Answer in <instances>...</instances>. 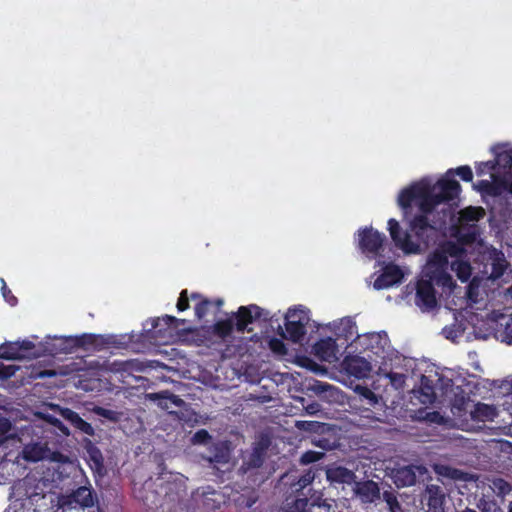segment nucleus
Instances as JSON below:
<instances>
[{
    "label": "nucleus",
    "instance_id": "423d86ee",
    "mask_svg": "<svg viewBox=\"0 0 512 512\" xmlns=\"http://www.w3.org/2000/svg\"><path fill=\"white\" fill-rule=\"evenodd\" d=\"M235 318V329L239 333H244L247 330V326L252 324L256 320L263 319L268 320L269 312L256 304H250L247 306H240L233 314Z\"/></svg>",
    "mask_w": 512,
    "mask_h": 512
},
{
    "label": "nucleus",
    "instance_id": "1a4fd4ad",
    "mask_svg": "<svg viewBox=\"0 0 512 512\" xmlns=\"http://www.w3.org/2000/svg\"><path fill=\"white\" fill-rule=\"evenodd\" d=\"M185 320H181L171 315H164L163 317L154 318L151 320V329L148 332L151 334L150 337L162 342H166L163 339L168 335L171 336V329L178 328L179 324H183Z\"/></svg>",
    "mask_w": 512,
    "mask_h": 512
},
{
    "label": "nucleus",
    "instance_id": "b1692460",
    "mask_svg": "<svg viewBox=\"0 0 512 512\" xmlns=\"http://www.w3.org/2000/svg\"><path fill=\"white\" fill-rule=\"evenodd\" d=\"M423 183H415L403 189L398 196V204L403 209L411 207L412 203L423 196Z\"/></svg>",
    "mask_w": 512,
    "mask_h": 512
},
{
    "label": "nucleus",
    "instance_id": "9d476101",
    "mask_svg": "<svg viewBox=\"0 0 512 512\" xmlns=\"http://www.w3.org/2000/svg\"><path fill=\"white\" fill-rule=\"evenodd\" d=\"M431 190L435 191L436 197L441 203H446L458 198L461 192V185L450 176L439 179Z\"/></svg>",
    "mask_w": 512,
    "mask_h": 512
},
{
    "label": "nucleus",
    "instance_id": "69168bd1",
    "mask_svg": "<svg viewBox=\"0 0 512 512\" xmlns=\"http://www.w3.org/2000/svg\"><path fill=\"white\" fill-rule=\"evenodd\" d=\"M314 479V475L311 474V472L306 473L305 475H302L298 481V484L300 487L304 488L307 485L311 484Z\"/></svg>",
    "mask_w": 512,
    "mask_h": 512
},
{
    "label": "nucleus",
    "instance_id": "ddd939ff",
    "mask_svg": "<svg viewBox=\"0 0 512 512\" xmlns=\"http://www.w3.org/2000/svg\"><path fill=\"white\" fill-rule=\"evenodd\" d=\"M85 460L95 475L103 476L106 473L104 457L101 450L89 439L84 441Z\"/></svg>",
    "mask_w": 512,
    "mask_h": 512
},
{
    "label": "nucleus",
    "instance_id": "774afa93",
    "mask_svg": "<svg viewBox=\"0 0 512 512\" xmlns=\"http://www.w3.org/2000/svg\"><path fill=\"white\" fill-rule=\"evenodd\" d=\"M331 386L329 384H323V383H319L317 385V390L320 391V392H324L326 391L328 388H330Z\"/></svg>",
    "mask_w": 512,
    "mask_h": 512
},
{
    "label": "nucleus",
    "instance_id": "8fccbe9b",
    "mask_svg": "<svg viewBox=\"0 0 512 512\" xmlns=\"http://www.w3.org/2000/svg\"><path fill=\"white\" fill-rule=\"evenodd\" d=\"M324 455V452L308 450L301 455L300 463L303 465L312 464L321 460L324 457Z\"/></svg>",
    "mask_w": 512,
    "mask_h": 512
},
{
    "label": "nucleus",
    "instance_id": "a18cd8bd",
    "mask_svg": "<svg viewBox=\"0 0 512 512\" xmlns=\"http://www.w3.org/2000/svg\"><path fill=\"white\" fill-rule=\"evenodd\" d=\"M504 322L500 323V326L503 327V329L498 330V333L501 337V340L503 342H506L507 344H512V317L503 318Z\"/></svg>",
    "mask_w": 512,
    "mask_h": 512
},
{
    "label": "nucleus",
    "instance_id": "603ef678",
    "mask_svg": "<svg viewBox=\"0 0 512 512\" xmlns=\"http://www.w3.org/2000/svg\"><path fill=\"white\" fill-rule=\"evenodd\" d=\"M257 496L254 493L249 495H240L235 501L240 508H251L257 501Z\"/></svg>",
    "mask_w": 512,
    "mask_h": 512
},
{
    "label": "nucleus",
    "instance_id": "9b49d317",
    "mask_svg": "<svg viewBox=\"0 0 512 512\" xmlns=\"http://www.w3.org/2000/svg\"><path fill=\"white\" fill-rule=\"evenodd\" d=\"M23 458L27 461L38 462L45 459H56L58 452L52 451L48 446V442H33L24 446Z\"/></svg>",
    "mask_w": 512,
    "mask_h": 512
},
{
    "label": "nucleus",
    "instance_id": "393cba45",
    "mask_svg": "<svg viewBox=\"0 0 512 512\" xmlns=\"http://www.w3.org/2000/svg\"><path fill=\"white\" fill-rule=\"evenodd\" d=\"M487 486L490 490L487 493L492 494L493 497L497 496L501 499H504L512 492V483L498 476L488 477Z\"/></svg>",
    "mask_w": 512,
    "mask_h": 512
},
{
    "label": "nucleus",
    "instance_id": "e433bc0d",
    "mask_svg": "<svg viewBox=\"0 0 512 512\" xmlns=\"http://www.w3.org/2000/svg\"><path fill=\"white\" fill-rule=\"evenodd\" d=\"M477 507L480 512H503L495 497L489 493H482L478 500Z\"/></svg>",
    "mask_w": 512,
    "mask_h": 512
},
{
    "label": "nucleus",
    "instance_id": "20e7f679",
    "mask_svg": "<svg viewBox=\"0 0 512 512\" xmlns=\"http://www.w3.org/2000/svg\"><path fill=\"white\" fill-rule=\"evenodd\" d=\"M192 504L199 512H214L225 503V495L211 486L198 488L192 494Z\"/></svg>",
    "mask_w": 512,
    "mask_h": 512
},
{
    "label": "nucleus",
    "instance_id": "0e129e2a",
    "mask_svg": "<svg viewBox=\"0 0 512 512\" xmlns=\"http://www.w3.org/2000/svg\"><path fill=\"white\" fill-rule=\"evenodd\" d=\"M391 383L395 386H401L404 383L405 376L400 373L391 372L388 374Z\"/></svg>",
    "mask_w": 512,
    "mask_h": 512
},
{
    "label": "nucleus",
    "instance_id": "09e8293b",
    "mask_svg": "<svg viewBox=\"0 0 512 512\" xmlns=\"http://www.w3.org/2000/svg\"><path fill=\"white\" fill-rule=\"evenodd\" d=\"M506 268H507V262L503 258V255L501 254V257H497L496 259H494V261L492 263V272H491L492 278H494V279L500 278L504 274Z\"/></svg>",
    "mask_w": 512,
    "mask_h": 512
},
{
    "label": "nucleus",
    "instance_id": "c03bdc74",
    "mask_svg": "<svg viewBox=\"0 0 512 512\" xmlns=\"http://www.w3.org/2000/svg\"><path fill=\"white\" fill-rule=\"evenodd\" d=\"M446 174L450 177L456 174L465 182H471L473 179L472 169L468 165L459 166L456 169H449Z\"/></svg>",
    "mask_w": 512,
    "mask_h": 512
},
{
    "label": "nucleus",
    "instance_id": "4468645a",
    "mask_svg": "<svg viewBox=\"0 0 512 512\" xmlns=\"http://www.w3.org/2000/svg\"><path fill=\"white\" fill-rule=\"evenodd\" d=\"M354 492L363 504H371L380 499V489L373 480L360 481L355 483Z\"/></svg>",
    "mask_w": 512,
    "mask_h": 512
},
{
    "label": "nucleus",
    "instance_id": "0eeeda50",
    "mask_svg": "<svg viewBox=\"0 0 512 512\" xmlns=\"http://www.w3.org/2000/svg\"><path fill=\"white\" fill-rule=\"evenodd\" d=\"M384 240L385 235L373 228L365 227L359 231V248L365 254L377 255Z\"/></svg>",
    "mask_w": 512,
    "mask_h": 512
},
{
    "label": "nucleus",
    "instance_id": "c9c22d12",
    "mask_svg": "<svg viewBox=\"0 0 512 512\" xmlns=\"http://www.w3.org/2000/svg\"><path fill=\"white\" fill-rule=\"evenodd\" d=\"M471 416L474 420L477 421L484 422L487 420H493V418L496 416V410L491 405L478 403L475 406V409L471 412Z\"/></svg>",
    "mask_w": 512,
    "mask_h": 512
},
{
    "label": "nucleus",
    "instance_id": "4c0bfd02",
    "mask_svg": "<svg viewBox=\"0 0 512 512\" xmlns=\"http://www.w3.org/2000/svg\"><path fill=\"white\" fill-rule=\"evenodd\" d=\"M295 426L301 431L311 432L314 435L330 430L329 424L318 421H297Z\"/></svg>",
    "mask_w": 512,
    "mask_h": 512
},
{
    "label": "nucleus",
    "instance_id": "3c124183",
    "mask_svg": "<svg viewBox=\"0 0 512 512\" xmlns=\"http://www.w3.org/2000/svg\"><path fill=\"white\" fill-rule=\"evenodd\" d=\"M500 393L506 398L503 402V405L512 406V381L504 380L502 381L500 387Z\"/></svg>",
    "mask_w": 512,
    "mask_h": 512
},
{
    "label": "nucleus",
    "instance_id": "f257e3e1",
    "mask_svg": "<svg viewBox=\"0 0 512 512\" xmlns=\"http://www.w3.org/2000/svg\"><path fill=\"white\" fill-rule=\"evenodd\" d=\"M410 228L418 242L412 241L410 234L402 231L396 219L391 218L388 221L390 236L395 245L406 254H417L421 252L422 245L425 248L429 246L436 229L430 224L427 214L422 213L414 216L410 222Z\"/></svg>",
    "mask_w": 512,
    "mask_h": 512
},
{
    "label": "nucleus",
    "instance_id": "58836bf2",
    "mask_svg": "<svg viewBox=\"0 0 512 512\" xmlns=\"http://www.w3.org/2000/svg\"><path fill=\"white\" fill-rule=\"evenodd\" d=\"M474 187L487 195L490 196H497L500 194V187L499 184V178H494V182H491L489 180H480L477 182V184L474 185Z\"/></svg>",
    "mask_w": 512,
    "mask_h": 512
},
{
    "label": "nucleus",
    "instance_id": "de8ad7c7",
    "mask_svg": "<svg viewBox=\"0 0 512 512\" xmlns=\"http://www.w3.org/2000/svg\"><path fill=\"white\" fill-rule=\"evenodd\" d=\"M383 499L386 502L390 512H403L400 503L394 492L384 491Z\"/></svg>",
    "mask_w": 512,
    "mask_h": 512
},
{
    "label": "nucleus",
    "instance_id": "338daca9",
    "mask_svg": "<svg viewBox=\"0 0 512 512\" xmlns=\"http://www.w3.org/2000/svg\"><path fill=\"white\" fill-rule=\"evenodd\" d=\"M499 184L504 190L512 194V179L509 180L506 177L499 178Z\"/></svg>",
    "mask_w": 512,
    "mask_h": 512
},
{
    "label": "nucleus",
    "instance_id": "ea45409f",
    "mask_svg": "<svg viewBox=\"0 0 512 512\" xmlns=\"http://www.w3.org/2000/svg\"><path fill=\"white\" fill-rule=\"evenodd\" d=\"M428 263L430 267H434V269H447L449 260L444 251L438 245L435 251L431 254Z\"/></svg>",
    "mask_w": 512,
    "mask_h": 512
},
{
    "label": "nucleus",
    "instance_id": "37998d69",
    "mask_svg": "<svg viewBox=\"0 0 512 512\" xmlns=\"http://www.w3.org/2000/svg\"><path fill=\"white\" fill-rule=\"evenodd\" d=\"M93 412L100 416V417H103L111 422H118L120 419H121V416H122V413L121 412H118V411H115V410H111V409H107V408H104V407H100V406H96L93 408Z\"/></svg>",
    "mask_w": 512,
    "mask_h": 512
},
{
    "label": "nucleus",
    "instance_id": "e2e57ef3",
    "mask_svg": "<svg viewBox=\"0 0 512 512\" xmlns=\"http://www.w3.org/2000/svg\"><path fill=\"white\" fill-rule=\"evenodd\" d=\"M17 343L20 346L19 347L20 353H23V354H25V353L30 354V351L35 348V344L29 340L17 341Z\"/></svg>",
    "mask_w": 512,
    "mask_h": 512
},
{
    "label": "nucleus",
    "instance_id": "dca6fc26",
    "mask_svg": "<svg viewBox=\"0 0 512 512\" xmlns=\"http://www.w3.org/2000/svg\"><path fill=\"white\" fill-rule=\"evenodd\" d=\"M344 366L348 374L358 379L368 377L371 371L370 362L360 356L346 357Z\"/></svg>",
    "mask_w": 512,
    "mask_h": 512
},
{
    "label": "nucleus",
    "instance_id": "72a5a7b5",
    "mask_svg": "<svg viewBox=\"0 0 512 512\" xmlns=\"http://www.w3.org/2000/svg\"><path fill=\"white\" fill-rule=\"evenodd\" d=\"M277 512H309V499L306 497L295 498L291 501L287 499Z\"/></svg>",
    "mask_w": 512,
    "mask_h": 512
},
{
    "label": "nucleus",
    "instance_id": "052dcab7",
    "mask_svg": "<svg viewBox=\"0 0 512 512\" xmlns=\"http://www.w3.org/2000/svg\"><path fill=\"white\" fill-rule=\"evenodd\" d=\"M2 295L6 302H8L11 306L17 304V298L12 294L11 290L7 287L5 281L2 279Z\"/></svg>",
    "mask_w": 512,
    "mask_h": 512
},
{
    "label": "nucleus",
    "instance_id": "c85d7f7f",
    "mask_svg": "<svg viewBox=\"0 0 512 512\" xmlns=\"http://www.w3.org/2000/svg\"><path fill=\"white\" fill-rule=\"evenodd\" d=\"M485 216V210L480 206H468L459 212V223L478 222Z\"/></svg>",
    "mask_w": 512,
    "mask_h": 512
},
{
    "label": "nucleus",
    "instance_id": "680f3d73",
    "mask_svg": "<svg viewBox=\"0 0 512 512\" xmlns=\"http://www.w3.org/2000/svg\"><path fill=\"white\" fill-rule=\"evenodd\" d=\"M16 369L11 365L0 364V380H7L12 377Z\"/></svg>",
    "mask_w": 512,
    "mask_h": 512
},
{
    "label": "nucleus",
    "instance_id": "f704fd0d",
    "mask_svg": "<svg viewBox=\"0 0 512 512\" xmlns=\"http://www.w3.org/2000/svg\"><path fill=\"white\" fill-rule=\"evenodd\" d=\"M19 344L15 342H6L0 346V357L5 360H18L24 358L26 355L20 353Z\"/></svg>",
    "mask_w": 512,
    "mask_h": 512
},
{
    "label": "nucleus",
    "instance_id": "2f4dec72",
    "mask_svg": "<svg viewBox=\"0 0 512 512\" xmlns=\"http://www.w3.org/2000/svg\"><path fill=\"white\" fill-rule=\"evenodd\" d=\"M311 443L326 451L332 450L336 447V439L334 438L331 429L328 432H322L318 433L317 435H313Z\"/></svg>",
    "mask_w": 512,
    "mask_h": 512
},
{
    "label": "nucleus",
    "instance_id": "2eb2a0df",
    "mask_svg": "<svg viewBox=\"0 0 512 512\" xmlns=\"http://www.w3.org/2000/svg\"><path fill=\"white\" fill-rule=\"evenodd\" d=\"M191 299L197 300L194 310H195V315L198 319H203L205 316H207L212 307L215 308L214 313L216 314L218 311H220L221 307L224 304V301L222 298L210 300L199 293H192Z\"/></svg>",
    "mask_w": 512,
    "mask_h": 512
},
{
    "label": "nucleus",
    "instance_id": "f03ea898",
    "mask_svg": "<svg viewBox=\"0 0 512 512\" xmlns=\"http://www.w3.org/2000/svg\"><path fill=\"white\" fill-rule=\"evenodd\" d=\"M61 506L68 509H86L93 507L98 502L97 493L87 481L73 489L70 493L62 496Z\"/></svg>",
    "mask_w": 512,
    "mask_h": 512
},
{
    "label": "nucleus",
    "instance_id": "bf43d9fd",
    "mask_svg": "<svg viewBox=\"0 0 512 512\" xmlns=\"http://www.w3.org/2000/svg\"><path fill=\"white\" fill-rule=\"evenodd\" d=\"M48 421L57 430H59V432H61V434L65 435V436H69L70 435V431H69L68 427L61 420H59L58 418L53 417V416H49L48 417Z\"/></svg>",
    "mask_w": 512,
    "mask_h": 512
},
{
    "label": "nucleus",
    "instance_id": "13d9d810",
    "mask_svg": "<svg viewBox=\"0 0 512 512\" xmlns=\"http://www.w3.org/2000/svg\"><path fill=\"white\" fill-rule=\"evenodd\" d=\"M211 439L210 434L205 429H200L195 432L192 437V441L195 444H205Z\"/></svg>",
    "mask_w": 512,
    "mask_h": 512
},
{
    "label": "nucleus",
    "instance_id": "6e6552de",
    "mask_svg": "<svg viewBox=\"0 0 512 512\" xmlns=\"http://www.w3.org/2000/svg\"><path fill=\"white\" fill-rule=\"evenodd\" d=\"M415 303L422 310H432L437 306L436 291L429 279H420L416 284Z\"/></svg>",
    "mask_w": 512,
    "mask_h": 512
},
{
    "label": "nucleus",
    "instance_id": "412c9836",
    "mask_svg": "<svg viewBox=\"0 0 512 512\" xmlns=\"http://www.w3.org/2000/svg\"><path fill=\"white\" fill-rule=\"evenodd\" d=\"M327 480L331 483L351 484L355 482V473L344 466H333L326 470Z\"/></svg>",
    "mask_w": 512,
    "mask_h": 512
},
{
    "label": "nucleus",
    "instance_id": "4d7b16f0",
    "mask_svg": "<svg viewBox=\"0 0 512 512\" xmlns=\"http://www.w3.org/2000/svg\"><path fill=\"white\" fill-rule=\"evenodd\" d=\"M270 349L277 354L285 355L287 353V347L281 339L272 338L269 341Z\"/></svg>",
    "mask_w": 512,
    "mask_h": 512
},
{
    "label": "nucleus",
    "instance_id": "473e14b6",
    "mask_svg": "<svg viewBox=\"0 0 512 512\" xmlns=\"http://www.w3.org/2000/svg\"><path fill=\"white\" fill-rule=\"evenodd\" d=\"M451 269L456 273L457 278L461 282L468 281L472 272L471 265L465 258L453 260L451 262Z\"/></svg>",
    "mask_w": 512,
    "mask_h": 512
},
{
    "label": "nucleus",
    "instance_id": "5701e85b",
    "mask_svg": "<svg viewBox=\"0 0 512 512\" xmlns=\"http://www.w3.org/2000/svg\"><path fill=\"white\" fill-rule=\"evenodd\" d=\"M419 467L414 465L403 466L395 470L394 472V483L398 487L412 486L417 481L416 470Z\"/></svg>",
    "mask_w": 512,
    "mask_h": 512
},
{
    "label": "nucleus",
    "instance_id": "a211bd4d",
    "mask_svg": "<svg viewBox=\"0 0 512 512\" xmlns=\"http://www.w3.org/2000/svg\"><path fill=\"white\" fill-rule=\"evenodd\" d=\"M265 447L260 444L253 447L252 451L243 458L242 465L239 468V472L246 474L253 469L260 468L265 460Z\"/></svg>",
    "mask_w": 512,
    "mask_h": 512
},
{
    "label": "nucleus",
    "instance_id": "f3484780",
    "mask_svg": "<svg viewBox=\"0 0 512 512\" xmlns=\"http://www.w3.org/2000/svg\"><path fill=\"white\" fill-rule=\"evenodd\" d=\"M453 236L456 237L458 242L463 246L472 245L480 236V228L475 223H459V226L456 227L453 232Z\"/></svg>",
    "mask_w": 512,
    "mask_h": 512
},
{
    "label": "nucleus",
    "instance_id": "6e6d98bb",
    "mask_svg": "<svg viewBox=\"0 0 512 512\" xmlns=\"http://www.w3.org/2000/svg\"><path fill=\"white\" fill-rule=\"evenodd\" d=\"M189 299H191V296L189 297L187 289H184L180 292L176 308L179 312H183L187 310L189 306Z\"/></svg>",
    "mask_w": 512,
    "mask_h": 512
},
{
    "label": "nucleus",
    "instance_id": "79ce46f5",
    "mask_svg": "<svg viewBox=\"0 0 512 512\" xmlns=\"http://www.w3.org/2000/svg\"><path fill=\"white\" fill-rule=\"evenodd\" d=\"M498 165L509 173H512V148L496 153Z\"/></svg>",
    "mask_w": 512,
    "mask_h": 512
},
{
    "label": "nucleus",
    "instance_id": "f8f14e48",
    "mask_svg": "<svg viewBox=\"0 0 512 512\" xmlns=\"http://www.w3.org/2000/svg\"><path fill=\"white\" fill-rule=\"evenodd\" d=\"M404 274L399 266L394 263L387 264L382 273L374 281V288L382 290L402 282Z\"/></svg>",
    "mask_w": 512,
    "mask_h": 512
},
{
    "label": "nucleus",
    "instance_id": "7c9ffc66",
    "mask_svg": "<svg viewBox=\"0 0 512 512\" xmlns=\"http://www.w3.org/2000/svg\"><path fill=\"white\" fill-rule=\"evenodd\" d=\"M429 280L443 288L452 289L455 286L452 276L447 272V269H434L431 271Z\"/></svg>",
    "mask_w": 512,
    "mask_h": 512
},
{
    "label": "nucleus",
    "instance_id": "39448f33",
    "mask_svg": "<svg viewBox=\"0 0 512 512\" xmlns=\"http://www.w3.org/2000/svg\"><path fill=\"white\" fill-rule=\"evenodd\" d=\"M65 342L71 349L83 348L85 350H89L92 348L93 350L96 351H100L109 346L118 345V342L114 336H105L90 333H84L79 336H69L66 338Z\"/></svg>",
    "mask_w": 512,
    "mask_h": 512
},
{
    "label": "nucleus",
    "instance_id": "4be33fe9",
    "mask_svg": "<svg viewBox=\"0 0 512 512\" xmlns=\"http://www.w3.org/2000/svg\"><path fill=\"white\" fill-rule=\"evenodd\" d=\"M61 415L79 432L86 434L88 436H94L95 431L92 425L85 421L84 419H82L77 412L69 408H64L61 411Z\"/></svg>",
    "mask_w": 512,
    "mask_h": 512
},
{
    "label": "nucleus",
    "instance_id": "aec40b11",
    "mask_svg": "<svg viewBox=\"0 0 512 512\" xmlns=\"http://www.w3.org/2000/svg\"><path fill=\"white\" fill-rule=\"evenodd\" d=\"M425 498L431 512L444 511L445 494L440 486L428 485L425 490Z\"/></svg>",
    "mask_w": 512,
    "mask_h": 512
},
{
    "label": "nucleus",
    "instance_id": "6ab92c4d",
    "mask_svg": "<svg viewBox=\"0 0 512 512\" xmlns=\"http://www.w3.org/2000/svg\"><path fill=\"white\" fill-rule=\"evenodd\" d=\"M313 350L315 355L322 361H331L336 357L338 346L336 340L331 337H326L317 341Z\"/></svg>",
    "mask_w": 512,
    "mask_h": 512
},
{
    "label": "nucleus",
    "instance_id": "c756f323",
    "mask_svg": "<svg viewBox=\"0 0 512 512\" xmlns=\"http://www.w3.org/2000/svg\"><path fill=\"white\" fill-rule=\"evenodd\" d=\"M421 402L424 404H433L436 400L435 388L432 381L427 376H422L420 381Z\"/></svg>",
    "mask_w": 512,
    "mask_h": 512
},
{
    "label": "nucleus",
    "instance_id": "a878e982",
    "mask_svg": "<svg viewBox=\"0 0 512 512\" xmlns=\"http://www.w3.org/2000/svg\"><path fill=\"white\" fill-rule=\"evenodd\" d=\"M423 196H419L418 207L422 214H430L441 201L436 197L435 191L431 190V187L424 184Z\"/></svg>",
    "mask_w": 512,
    "mask_h": 512
},
{
    "label": "nucleus",
    "instance_id": "bb28decb",
    "mask_svg": "<svg viewBox=\"0 0 512 512\" xmlns=\"http://www.w3.org/2000/svg\"><path fill=\"white\" fill-rule=\"evenodd\" d=\"M439 246L444 251L448 259L453 258L454 260H458L460 258H465L467 255L465 247L458 241L454 242L451 240H446L441 242Z\"/></svg>",
    "mask_w": 512,
    "mask_h": 512
},
{
    "label": "nucleus",
    "instance_id": "5fc2aeb1",
    "mask_svg": "<svg viewBox=\"0 0 512 512\" xmlns=\"http://www.w3.org/2000/svg\"><path fill=\"white\" fill-rule=\"evenodd\" d=\"M12 430V423L5 417H0V444L9 438L10 431Z\"/></svg>",
    "mask_w": 512,
    "mask_h": 512
},
{
    "label": "nucleus",
    "instance_id": "49530a36",
    "mask_svg": "<svg viewBox=\"0 0 512 512\" xmlns=\"http://www.w3.org/2000/svg\"><path fill=\"white\" fill-rule=\"evenodd\" d=\"M149 399L155 401V400H170L175 406L180 407L184 402L182 399H180L178 396L170 393L169 391H162L158 393H150L148 394Z\"/></svg>",
    "mask_w": 512,
    "mask_h": 512
},
{
    "label": "nucleus",
    "instance_id": "a19ab883",
    "mask_svg": "<svg viewBox=\"0 0 512 512\" xmlns=\"http://www.w3.org/2000/svg\"><path fill=\"white\" fill-rule=\"evenodd\" d=\"M230 460V452L227 447L216 446L213 454L209 457V462L217 464H226Z\"/></svg>",
    "mask_w": 512,
    "mask_h": 512
},
{
    "label": "nucleus",
    "instance_id": "864d4df0",
    "mask_svg": "<svg viewBox=\"0 0 512 512\" xmlns=\"http://www.w3.org/2000/svg\"><path fill=\"white\" fill-rule=\"evenodd\" d=\"M498 166L497 158L486 162H481L476 166V173L481 176L487 172L494 171Z\"/></svg>",
    "mask_w": 512,
    "mask_h": 512
},
{
    "label": "nucleus",
    "instance_id": "7ed1b4c3",
    "mask_svg": "<svg viewBox=\"0 0 512 512\" xmlns=\"http://www.w3.org/2000/svg\"><path fill=\"white\" fill-rule=\"evenodd\" d=\"M309 322L307 311L300 308H289L285 315L286 338L293 343L300 342L306 335V326Z\"/></svg>",
    "mask_w": 512,
    "mask_h": 512
},
{
    "label": "nucleus",
    "instance_id": "cd10ccee",
    "mask_svg": "<svg viewBox=\"0 0 512 512\" xmlns=\"http://www.w3.org/2000/svg\"><path fill=\"white\" fill-rule=\"evenodd\" d=\"M235 323L233 318L216 321L211 327L210 331L213 335L221 339H226L231 336Z\"/></svg>",
    "mask_w": 512,
    "mask_h": 512
}]
</instances>
